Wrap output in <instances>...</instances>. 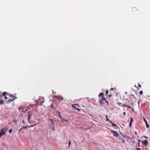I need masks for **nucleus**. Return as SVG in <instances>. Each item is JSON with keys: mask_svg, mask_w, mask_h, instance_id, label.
Instances as JSON below:
<instances>
[{"mask_svg": "<svg viewBox=\"0 0 150 150\" xmlns=\"http://www.w3.org/2000/svg\"><path fill=\"white\" fill-rule=\"evenodd\" d=\"M3 95L5 99L6 100L7 99L9 102L12 101L17 98L13 95H12L6 92H4L3 93Z\"/></svg>", "mask_w": 150, "mask_h": 150, "instance_id": "f257e3e1", "label": "nucleus"}, {"mask_svg": "<svg viewBox=\"0 0 150 150\" xmlns=\"http://www.w3.org/2000/svg\"><path fill=\"white\" fill-rule=\"evenodd\" d=\"M45 101L44 98L41 97H40L38 100L36 101L37 104L38 105H41Z\"/></svg>", "mask_w": 150, "mask_h": 150, "instance_id": "f03ea898", "label": "nucleus"}, {"mask_svg": "<svg viewBox=\"0 0 150 150\" xmlns=\"http://www.w3.org/2000/svg\"><path fill=\"white\" fill-rule=\"evenodd\" d=\"M7 131V129L5 128H3L0 131V137H1L2 135L5 134Z\"/></svg>", "mask_w": 150, "mask_h": 150, "instance_id": "7ed1b4c3", "label": "nucleus"}, {"mask_svg": "<svg viewBox=\"0 0 150 150\" xmlns=\"http://www.w3.org/2000/svg\"><path fill=\"white\" fill-rule=\"evenodd\" d=\"M102 96L101 98L99 99V102H101L103 100H105L106 99L103 96V93H100L99 95V97H100Z\"/></svg>", "mask_w": 150, "mask_h": 150, "instance_id": "20e7f679", "label": "nucleus"}, {"mask_svg": "<svg viewBox=\"0 0 150 150\" xmlns=\"http://www.w3.org/2000/svg\"><path fill=\"white\" fill-rule=\"evenodd\" d=\"M72 107L73 108L76 109V110H78L79 111H80V109H79V108H76L77 107H79V106L78 105V104H75L74 105H73V104H72Z\"/></svg>", "mask_w": 150, "mask_h": 150, "instance_id": "39448f33", "label": "nucleus"}, {"mask_svg": "<svg viewBox=\"0 0 150 150\" xmlns=\"http://www.w3.org/2000/svg\"><path fill=\"white\" fill-rule=\"evenodd\" d=\"M52 125H49V128L50 129H52V130L54 131L55 130V128L53 122H52Z\"/></svg>", "mask_w": 150, "mask_h": 150, "instance_id": "423d86ee", "label": "nucleus"}, {"mask_svg": "<svg viewBox=\"0 0 150 150\" xmlns=\"http://www.w3.org/2000/svg\"><path fill=\"white\" fill-rule=\"evenodd\" d=\"M105 103H106L108 104V101L106 100H103V101H102L99 102V103H100V105L104 104Z\"/></svg>", "mask_w": 150, "mask_h": 150, "instance_id": "0eeeda50", "label": "nucleus"}, {"mask_svg": "<svg viewBox=\"0 0 150 150\" xmlns=\"http://www.w3.org/2000/svg\"><path fill=\"white\" fill-rule=\"evenodd\" d=\"M28 119L27 116H25L24 117V119L22 120V122L23 124L25 125V120H27Z\"/></svg>", "mask_w": 150, "mask_h": 150, "instance_id": "6e6552de", "label": "nucleus"}, {"mask_svg": "<svg viewBox=\"0 0 150 150\" xmlns=\"http://www.w3.org/2000/svg\"><path fill=\"white\" fill-rule=\"evenodd\" d=\"M142 143L144 145H145L146 146H147V144H148V142L147 140L146 139L144 141H143L142 142Z\"/></svg>", "mask_w": 150, "mask_h": 150, "instance_id": "1a4fd4ad", "label": "nucleus"}, {"mask_svg": "<svg viewBox=\"0 0 150 150\" xmlns=\"http://www.w3.org/2000/svg\"><path fill=\"white\" fill-rule=\"evenodd\" d=\"M113 134L114 136L116 137H118L119 135L118 132L115 131L113 133Z\"/></svg>", "mask_w": 150, "mask_h": 150, "instance_id": "9d476101", "label": "nucleus"}, {"mask_svg": "<svg viewBox=\"0 0 150 150\" xmlns=\"http://www.w3.org/2000/svg\"><path fill=\"white\" fill-rule=\"evenodd\" d=\"M32 112H29L28 113V120L29 122H30V117L32 115Z\"/></svg>", "mask_w": 150, "mask_h": 150, "instance_id": "9b49d317", "label": "nucleus"}, {"mask_svg": "<svg viewBox=\"0 0 150 150\" xmlns=\"http://www.w3.org/2000/svg\"><path fill=\"white\" fill-rule=\"evenodd\" d=\"M132 11L134 12H136L137 10V9L136 7H133L132 8Z\"/></svg>", "mask_w": 150, "mask_h": 150, "instance_id": "f8f14e48", "label": "nucleus"}, {"mask_svg": "<svg viewBox=\"0 0 150 150\" xmlns=\"http://www.w3.org/2000/svg\"><path fill=\"white\" fill-rule=\"evenodd\" d=\"M144 120L145 121V123L146 124V127L147 128L149 127V126L148 124V123L147 122L146 120L145 119L144 117Z\"/></svg>", "mask_w": 150, "mask_h": 150, "instance_id": "ddd939ff", "label": "nucleus"}, {"mask_svg": "<svg viewBox=\"0 0 150 150\" xmlns=\"http://www.w3.org/2000/svg\"><path fill=\"white\" fill-rule=\"evenodd\" d=\"M121 106L122 107L125 106V107H127L129 108H132L133 109V108H132V107H131V106H129L127 105L126 104H124L123 105H121Z\"/></svg>", "mask_w": 150, "mask_h": 150, "instance_id": "4468645a", "label": "nucleus"}, {"mask_svg": "<svg viewBox=\"0 0 150 150\" xmlns=\"http://www.w3.org/2000/svg\"><path fill=\"white\" fill-rule=\"evenodd\" d=\"M36 125V124H35L33 125H31L30 126H28L27 127H23V128H26V127H33L34 126H35V125Z\"/></svg>", "mask_w": 150, "mask_h": 150, "instance_id": "2eb2a0df", "label": "nucleus"}, {"mask_svg": "<svg viewBox=\"0 0 150 150\" xmlns=\"http://www.w3.org/2000/svg\"><path fill=\"white\" fill-rule=\"evenodd\" d=\"M3 96V93L2 94L1 92L0 91V99H1V98Z\"/></svg>", "mask_w": 150, "mask_h": 150, "instance_id": "dca6fc26", "label": "nucleus"}, {"mask_svg": "<svg viewBox=\"0 0 150 150\" xmlns=\"http://www.w3.org/2000/svg\"><path fill=\"white\" fill-rule=\"evenodd\" d=\"M132 125V122H130L129 124V126L130 127H131Z\"/></svg>", "mask_w": 150, "mask_h": 150, "instance_id": "f3484780", "label": "nucleus"}, {"mask_svg": "<svg viewBox=\"0 0 150 150\" xmlns=\"http://www.w3.org/2000/svg\"><path fill=\"white\" fill-rule=\"evenodd\" d=\"M133 121V120L132 117L130 118V122H132Z\"/></svg>", "mask_w": 150, "mask_h": 150, "instance_id": "a211bd4d", "label": "nucleus"}, {"mask_svg": "<svg viewBox=\"0 0 150 150\" xmlns=\"http://www.w3.org/2000/svg\"><path fill=\"white\" fill-rule=\"evenodd\" d=\"M112 125L113 127H115L117 126V125L116 124H114L113 123H112Z\"/></svg>", "mask_w": 150, "mask_h": 150, "instance_id": "6ab92c4d", "label": "nucleus"}, {"mask_svg": "<svg viewBox=\"0 0 150 150\" xmlns=\"http://www.w3.org/2000/svg\"><path fill=\"white\" fill-rule=\"evenodd\" d=\"M143 92L142 91H141L139 93L140 94V95H142L143 94Z\"/></svg>", "mask_w": 150, "mask_h": 150, "instance_id": "aec40b11", "label": "nucleus"}, {"mask_svg": "<svg viewBox=\"0 0 150 150\" xmlns=\"http://www.w3.org/2000/svg\"><path fill=\"white\" fill-rule=\"evenodd\" d=\"M71 144V141H69V143H68V146H69H69Z\"/></svg>", "mask_w": 150, "mask_h": 150, "instance_id": "412c9836", "label": "nucleus"}, {"mask_svg": "<svg viewBox=\"0 0 150 150\" xmlns=\"http://www.w3.org/2000/svg\"><path fill=\"white\" fill-rule=\"evenodd\" d=\"M59 99H60V100H63V98L62 97H60L59 98Z\"/></svg>", "mask_w": 150, "mask_h": 150, "instance_id": "4be33fe9", "label": "nucleus"}, {"mask_svg": "<svg viewBox=\"0 0 150 150\" xmlns=\"http://www.w3.org/2000/svg\"><path fill=\"white\" fill-rule=\"evenodd\" d=\"M63 120L65 121V122H68V120H65V119H63L62 120V121L63 122Z\"/></svg>", "mask_w": 150, "mask_h": 150, "instance_id": "5701e85b", "label": "nucleus"}, {"mask_svg": "<svg viewBox=\"0 0 150 150\" xmlns=\"http://www.w3.org/2000/svg\"><path fill=\"white\" fill-rule=\"evenodd\" d=\"M108 93V90H106V95H107Z\"/></svg>", "mask_w": 150, "mask_h": 150, "instance_id": "b1692460", "label": "nucleus"}, {"mask_svg": "<svg viewBox=\"0 0 150 150\" xmlns=\"http://www.w3.org/2000/svg\"><path fill=\"white\" fill-rule=\"evenodd\" d=\"M122 142L123 143H124L125 142V141L124 140V139H122Z\"/></svg>", "mask_w": 150, "mask_h": 150, "instance_id": "393cba45", "label": "nucleus"}, {"mask_svg": "<svg viewBox=\"0 0 150 150\" xmlns=\"http://www.w3.org/2000/svg\"><path fill=\"white\" fill-rule=\"evenodd\" d=\"M12 131V129H11L9 130V133H11V132Z\"/></svg>", "mask_w": 150, "mask_h": 150, "instance_id": "a878e982", "label": "nucleus"}, {"mask_svg": "<svg viewBox=\"0 0 150 150\" xmlns=\"http://www.w3.org/2000/svg\"><path fill=\"white\" fill-rule=\"evenodd\" d=\"M108 121L111 124H112L113 123L112 122V121L110 120H108Z\"/></svg>", "mask_w": 150, "mask_h": 150, "instance_id": "bb28decb", "label": "nucleus"}, {"mask_svg": "<svg viewBox=\"0 0 150 150\" xmlns=\"http://www.w3.org/2000/svg\"><path fill=\"white\" fill-rule=\"evenodd\" d=\"M50 106L53 109H54V107L52 105H51Z\"/></svg>", "mask_w": 150, "mask_h": 150, "instance_id": "cd10ccee", "label": "nucleus"}, {"mask_svg": "<svg viewBox=\"0 0 150 150\" xmlns=\"http://www.w3.org/2000/svg\"><path fill=\"white\" fill-rule=\"evenodd\" d=\"M136 150H141L140 148H138Z\"/></svg>", "mask_w": 150, "mask_h": 150, "instance_id": "c85d7f7f", "label": "nucleus"}, {"mask_svg": "<svg viewBox=\"0 0 150 150\" xmlns=\"http://www.w3.org/2000/svg\"><path fill=\"white\" fill-rule=\"evenodd\" d=\"M59 117L61 119H62L61 116L60 114L59 113Z\"/></svg>", "mask_w": 150, "mask_h": 150, "instance_id": "c756f323", "label": "nucleus"}, {"mask_svg": "<svg viewBox=\"0 0 150 150\" xmlns=\"http://www.w3.org/2000/svg\"><path fill=\"white\" fill-rule=\"evenodd\" d=\"M106 121H108V120H109V119L108 118L107 116H106Z\"/></svg>", "mask_w": 150, "mask_h": 150, "instance_id": "7c9ffc66", "label": "nucleus"}, {"mask_svg": "<svg viewBox=\"0 0 150 150\" xmlns=\"http://www.w3.org/2000/svg\"><path fill=\"white\" fill-rule=\"evenodd\" d=\"M110 131L112 133H114V132L115 131H113V130H110Z\"/></svg>", "mask_w": 150, "mask_h": 150, "instance_id": "2f4dec72", "label": "nucleus"}, {"mask_svg": "<svg viewBox=\"0 0 150 150\" xmlns=\"http://www.w3.org/2000/svg\"><path fill=\"white\" fill-rule=\"evenodd\" d=\"M110 131L112 133H114V132L115 131H113V130H110Z\"/></svg>", "mask_w": 150, "mask_h": 150, "instance_id": "473e14b6", "label": "nucleus"}, {"mask_svg": "<svg viewBox=\"0 0 150 150\" xmlns=\"http://www.w3.org/2000/svg\"><path fill=\"white\" fill-rule=\"evenodd\" d=\"M138 86L140 88H141L142 87L141 85L139 84H138Z\"/></svg>", "mask_w": 150, "mask_h": 150, "instance_id": "72a5a7b5", "label": "nucleus"}, {"mask_svg": "<svg viewBox=\"0 0 150 150\" xmlns=\"http://www.w3.org/2000/svg\"><path fill=\"white\" fill-rule=\"evenodd\" d=\"M108 96L109 97H111L112 96V95L111 94H110L109 95H108Z\"/></svg>", "mask_w": 150, "mask_h": 150, "instance_id": "f704fd0d", "label": "nucleus"}, {"mask_svg": "<svg viewBox=\"0 0 150 150\" xmlns=\"http://www.w3.org/2000/svg\"><path fill=\"white\" fill-rule=\"evenodd\" d=\"M138 146L139 147H140V140H139V144H138Z\"/></svg>", "mask_w": 150, "mask_h": 150, "instance_id": "c9c22d12", "label": "nucleus"}, {"mask_svg": "<svg viewBox=\"0 0 150 150\" xmlns=\"http://www.w3.org/2000/svg\"><path fill=\"white\" fill-rule=\"evenodd\" d=\"M50 120L52 122H53V120L52 119H50Z\"/></svg>", "mask_w": 150, "mask_h": 150, "instance_id": "e433bc0d", "label": "nucleus"}, {"mask_svg": "<svg viewBox=\"0 0 150 150\" xmlns=\"http://www.w3.org/2000/svg\"><path fill=\"white\" fill-rule=\"evenodd\" d=\"M119 105L120 106L121 104H122V103H118Z\"/></svg>", "mask_w": 150, "mask_h": 150, "instance_id": "4c0bfd02", "label": "nucleus"}, {"mask_svg": "<svg viewBox=\"0 0 150 150\" xmlns=\"http://www.w3.org/2000/svg\"><path fill=\"white\" fill-rule=\"evenodd\" d=\"M135 134H137V133L136 131H135Z\"/></svg>", "mask_w": 150, "mask_h": 150, "instance_id": "58836bf2", "label": "nucleus"}, {"mask_svg": "<svg viewBox=\"0 0 150 150\" xmlns=\"http://www.w3.org/2000/svg\"><path fill=\"white\" fill-rule=\"evenodd\" d=\"M123 114H124V115H125L126 114V113H125V112H123Z\"/></svg>", "mask_w": 150, "mask_h": 150, "instance_id": "ea45409f", "label": "nucleus"}, {"mask_svg": "<svg viewBox=\"0 0 150 150\" xmlns=\"http://www.w3.org/2000/svg\"><path fill=\"white\" fill-rule=\"evenodd\" d=\"M110 90L111 91H112L113 90V88H111V89H110Z\"/></svg>", "mask_w": 150, "mask_h": 150, "instance_id": "a19ab883", "label": "nucleus"}, {"mask_svg": "<svg viewBox=\"0 0 150 150\" xmlns=\"http://www.w3.org/2000/svg\"><path fill=\"white\" fill-rule=\"evenodd\" d=\"M133 97L134 98H135V97L134 96V95H133Z\"/></svg>", "mask_w": 150, "mask_h": 150, "instance_id": "79ce46f5", "label": "nucleus"}, {"mask_svg": "<svg viewBox=\"0 0 150 150\" xmlns=\"http://www.w3.org/2000/svg\"><path fill=\"white\" fill-rule=\"evenodd\" d=\"M144 137H145V138H148L146 136H145Z\"/></svg>", "mask_w": 150, "mask_h": 150, "instance_id": "37998d69", "label": "nucleus"}, {"mask_svg": "<svg viewBox=\"0 0 150 150\" xmlns=\"http://www.w3.org/2000/svg\"><path fill=\"white\" fill-rule=\"evenodd\" d=\"M37 120H38V121H39V120L38 119H37Z\"/></svg>", "mask_w": 150, "mask_h": 150, "instance_id": "c03bdc74", "label": "nucleus"}, {"mask_svg": "<svg viewBox=\"0 0 150 150\" xmlns=\"http://www.w3.org/2000/svg\"><path fill=\"white\" fill-rule=\"evenodd\" d=\"M22 128H21L20 130H19V131H20L21 129H22Z\"/></svg>", "mask_w": 150, "mask_h": 150, "instance_id": "a18cd8bd", "label": "nucleus"}]
</instances>
